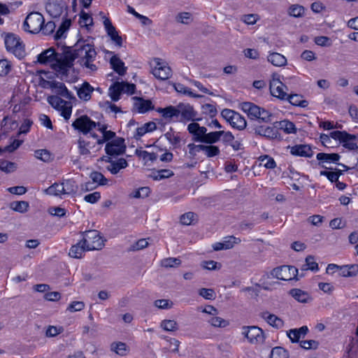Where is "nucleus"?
Returning a JSON list of instances; mask_svg holds the SVG:
<instances>
[{"label": "nucleus", "instance_id": "f257e3e1", "mask_svg": "<svg viewBox=\"0 0 358 358\" xmlns=\"http://www.w3.org/2000/svg\"><path fill=\"white\" fill-rule=\"evenodd\" d=\"M87 51V44L78 42L75 48L65 46L63 49L62 59L55 65V71L60 76L61 79H64L68 76V73L73 66V62L76 58H80V64L84 62L85 52Z\"/></svg>", "mask_w": 358, "mask_h": 358}, {"label": "nucleus", "instance_id": "f03ea898", "mask_svg": "<svg viewBox=\"0 0 358 358\" xmlns=\"http://www.w3.org/2000/svg\"><path fill=\"white\" fill-rule=\"evenodd\" d=\"M4 43L8 52L13 53L20 59L24 57L26 55L24 45L20 36L13 33L6 34Z\"/></svg>", "mask_w": 358, "mask_h": 358}, {"label": "nucleus", "instance_id": "7ed1b4c3", "mask_svg": "<svg viewBox=\"0 0 358 358\" xmlns=\"http://www.w3.org/2000/svg\"><path fill=\"white\" fill-rule=\"evenodd\" d=\"M83 238L81 240L83 245H86L87 251L101 250L104 246L105 240L100 236L96 230H88L82 232Z\"/></svg>", "mask_w": 358, "mask_h": 358}, {"label": "nucleus", "instance_id": "20e7f679", "mask_svg": "<svg viewBox=\"0 0 358 358\" xmlns=\"http://www.w3.org/2000/svg\"><path fill=\"white\" fill-rule=\"evenodd\" d=\"M331 138L339 141L343 147L349 150H357L358 135L351 134L345 131H334L330 133Z\"/></svg>", "mask_w": 358, "mask_h": 358}, {"label": "nucleus", "instance_id": "39448f33", "mask_svg": "<svg viewBox=\"0 0 358 358\" xmlns=\"http://www.w3.org/2000/svg\"><path fill=\"white\" fill-rule=\"evenodd\" d=\"M45 22L43 15L38 12H31L25 18L23 27L25 31L38 34L42 29Z\"/></svg>", "mask_w": 358, "mask_h": 358}, {"label": "nucleus", "instance_id": "423d86ee", "mask_svg": "<svg viewBox=\"0 0 358 358\" xmlns=\"http://www.w3.org/2000/svg\"><path fill=\"white\" fill-rule=\"evenodd\" d=\"M269 89L272 96L280 100L287 99L288 94L287 91L288 90V87L280 80L279 74L276 73H273L272 79L270 81Z\"/></svg>", "mask_w": 358, "mask_h": 358}, {"label": "nucleus", "instance_id": "0eeeda50", "mask_svg": "<svg viewBox=\"0 0 358 358\" xmlns=\"http://www.w3.org/2000/svg\"><path fill=\"white\" fill-rule=\"evenodd\" d=\"M271 274L275 278L282 280H298V269L294 266L283 265L273 268Z\"/></svg>", "mask_w": 358, "mask_h": 358}, {"label": "nucleus", "instance_id": "6e6552de", "mask_svg": "<svg viewBox=\"0 0 358 358\" xmlns=\"http://www.w3.org/2000/svg\"><path fill=\"white\" fill-rule=\"evenodd\" d=\"M252 130L256 135L265 137L268 140H282V137L277 128V124H274L273 127H264L263 125L254 124L252 127Z\"/></svg>", "mask_w": 358, "mask_h": 358}, {"label": "nucleus", "instance_id": "1a4fd4ad", "mask_svg": "<svg viewBox=\"0 0 358 358\" xmlns=\"http://www.w3.org/2000/svg\"><path fill=\"white\" fill-rule=\"evenodd\" d=\"M74 129L86 135L96 127V122L92 121L87 115H84L76 119L72 123Z\"/></svg>", "mask_w": 358, "mask_h": 358}, {"label": "nucleus", "instance_id": "9d476101", "mask_svg": "<svg viewBox=\"0 0 358 358\" xmlns=\"http://www.w3.org/2000/svg\"><path fill=\"white\" fill-rule=\"evenodd\" d=\"M243 334L248 338L252 344L261 343L264 341V334L263 330L257 327H243Z\"/></svg>", "mask_w": 358, "mask_h": 358}, {"label": "nucleus", "instance_id": "9b49d317", "mask_svg": "<svg viewBox=\"0 0 358 358\" xmlns=\"http://www.w3.org/2000/svg\"><path fill=\"white\" fill-rule=\"evenodd\" d=\"M105 151L107 155L110 156L124 154L126 151L124 139L121 137H117L108 142L105 147Z\"/></svg>", "mask_w": 358, "mask_h": 358}, {"label": "nucleus", "instance_id": "f8f14e48", "mask_svg": "<svg viewBox=\"0 0 358 358\" xmlns=\"http://www.w3.org/2000/svg\"><path fill=\"white\" fill-rule=\"evenodd\" d=\"M62 56L63 52L62 54H59L57 53L53 48H49L39 54L37 57V60L40 64H43L55 62L52 66L55 70V65L62 59Z\"/></svg>", "mask_w": 358, "mask_h": 358}, {"label": "nucleus", "instance_id": "ddd939ff", "mask_svg": "<svg viewBox=\"0 0 358 358\" xmlns=\"http://www.w3.org/2000/svg\"><path fill=\"white\" fill-rule=\"evenodd\" d=\"M178 110H180V122H189L192 121L194 122L195 121H198L200 119L196 117L197 113L194 110V108L189 104H182L180 103L178 106Z\"/></svg>", "mask_w": 358, "mask_h": 358}, {"label": "nucleus", "instance_id": "4468645a", "mask_svg": "<svg viewBox=\"0 0 358 358\" xmlns=\"http://www.w3.org/2000/svg\"><path fill=\"white\" fill-rule=\"evenodd\" d=\"M187 131L192 136V140L194 142L202 143L205 137L207 129L201 127L197 122H191L187 125Z\"/></svg>", "mask_w": 358, "mask_h": 358}, {"label": "nucleus", "instance_id": "2eb2a0df", "mask_svg": "<svg viewBox=\"0 0 358 358\" xmlns=\"http://www.w3.org/2000/svg\"><path fill=\"white\" fill-rule=\"evenodd\" d=\"M47 85L51 89L55 90V92L57 95L69 100L76 99V97L72 94L71 92L68 90L63 83H60L56 80L47 81Z\"/></svg>", "mask_w": 358, "mask_h": 358}, {"label": "nucleus", "instance_id": "dca6fc26", "mask_svg": "<svg viewBox=\"0 0 358 358\" xmlns=\"http://www.w3.org/2000/svg\"><path fill=\"white\" fill-rule=\"evenodd\" d=\"M65 3L62 1H53L46 3L45 10L53 18L60 17L65 8Z\"/></svg>", "mask_w": 358, "mask_h": 358}, {"label": "nucleus", "instance_id": "f3484780", "mask_svg": "<svg viewBox=\"0 0 358 358\" xmlns=\"http://www.w3.org/2000/svg\"><path fill=\"white\" fill-rule=\"evenodd\" d=\"M160 59H156L157 66L152 70L154 76L159 80H166L171 76L172 71L171 68L160 62Z\"/></svg>", "mask_w": 358, "mask_h": 358}, {"label": "nucleus", "instance_id": "a211bd4d", "mask_svg": "<svg viewBox=\"0 0 358 358\" xmlns=\"http://www.w3.org/2000/svg\"><path fill=\"white\" fill-rule=\"evenodd\" d=\"M103 24L107 32V34L110 36V39L115 43L118 47L122 46V38L118 34L115 27L113 25L112 22L108 18H105Z\"/></svg>", "mask_w": 358, "mask_h": 358}, {"label": "nucleus", "instance_id": "6ab92c4d", "mask_svg": "<svg viewBox=\"0 0 358 358\" xmlns=\"http://www.w3.org/2000/svg\"><path fill=\"white\" fill-rule=\"evenodd\" d=\"M132 99L134 100V107L138 113H145L154 109V106L150 100H145L138 96H134Z\"/></svg>", "mask_w": 358, "mask_h": 358}, {"label": "nucleus", "instance_id": "aec40b11", "mask_svg": "<svg viewBox=\"0 0 358 358\" xmlns=\"http://www.w3.org/2000/svg\"><path fill=\"white\" fill-rule=\"evenodd\" d=\"M288 148H290V153L294 156L311 157L313 155V152L308 145L299 144Z\"/></svg>", "mask_w": 358, "mask_h": 358}, {"label": "nucleus", "instance_id": "412c9836", "mask_svg": "<svg viewBox=\"0 0 358 358\" xmlns=\"http://www.w3.org/2000/svg\"><path fill=\"white\" fill-rule=\"evenodd\" d=\"M241 108L247 113L250 120H257L262 108L252 102H243L241 103Z\"/></svg>", "mask_w": 358, "mask_h": 358}, {"label": "nucleus", "instance_id": "4be33fe9", "mask_svg": "<svg viewBox=\"0 0 358 358\" xmlns=\"http://www.w3.org/2000/svg\"><path fill=\"white\" fill-rule=\"evenodd\" d=\"M156 111L162 114V117L169 121H171L174 117L178 118L180 113V110H178V108L173 106L165 108H158L156 109Z\"/></svg>", "mask_w": 358, "mask_h": 358}, {"label": "nucleus", "instance_id": "5701e85b", "mask_svg": "<svg viewBox=\"0 0 358 358\" xmlns=\"http://www.w3.org/2000/svg\"><path fill=\"white\" fill-rule=\"evenodd\" d=\"M110 64L112 69L120 76H124L127 68L124 66V63L115 55L110 59Z\"/></svg>", "mask_w": 358, "mask_h": 358}, {"label": "nucleus", "instance_id": "b1692460", "mask_svg": "<svg viewBox=\"0 0 358 358\" xmlns=\"http://www.w3.org/2000/svg\"><path fill=\"white\" fill-rule=\"evenodd\" d=\"M94 90V87L89 83L84 82L81 87L78 89L77 94L80 99L86 101L91 99V94Z\"/></svg>", "mask_w": 358, "mask_h": 358}, {"label": "nucleus", "instance_id": "393cba45", "mask_svg": "<svg viewBox=\"0 0 358 358\" xmlns=\"http://www.w3.org/2000/svg\"><path fill=\"white\" fill-rule=\"evenodd\" d=\"M264 318L271 326L276 329L282 328L284 326V322L282 319L274 314H270L268 312H264L262 314Z\"/></svg>", "mask_w": 358, "mask_h": 358}, {"label": "nucleus", "instance_id": "a878e982", "mask_svg": "<svg viewBox=\"0 0 358 358\" xmlns=\"http://www.w3.org/2000/svg\"><path fill=\"white\" fill-rule=\"evenodd\" d=\"M339 275L343 277H355L358 274V264H347L340 266Z\"/></svg>", "mask_w": 358, "mask_h": 358}, {"label": "nucleus", "instance_id": "bb28decb", "mask_svg": "<svg viewBox=\"0 0 358 358\" xmlns=\"http://www.w3.org/2000/svg\"><path fill=\"white\" fill-rule=\"evenodd\" d=\"M122 83L121 82H115L108 89L109 96L112 101H117L120 99V95L123 93Z\"/></svg>", "mask_w": 358, "mask_h": 358}, {"label": "nucleus", "instance_id": "cd10ccee", "mask_svg": "<svg viewBox=\"0 0 358 358\" xmlns=\"http://www.w3.org/2000/svg\"><path fill=\"white\" fill-rule=\"evenodd\" d=\"M316 158L320 161L319 164L320 165L321 162L337 163L341 156L338 153L319 152L317 154Z\"/></svg>", "mask_w": 358, "mask_h": 358}, {"label": "nucleus", "instance_id": "c85d7f7f", "mask_svg": "<svg viewBox=\"0 0 358 358\" xmlns=\"http://www.w3.org/2000/svg\"><path fill=\"white\" fill-rule=\"evenodd\" d=\"M128 163L124 158H120L117 161L111 162V164L106 167L112 174H117L120 169L127 166Z\"/></svg>", "mask_w": 358, "mask_h": 358}, {"label": "nucleus", "instance_id": "c756f323", "mask_svg": "<svg viewBox=\"0 0 358 358\" xmlns=\"http://www.w3.org/2000/svg\"><path fill=\"white\" fill-rule=\"evenodd\" d=\"M302 98L303 96L300 94H291L287 95V99L285 100L288 101L293 106L306 108L308 105V101Z\"/></svg>", "mask_w": 358, "mask_h": 358}, {"label": "nucleus", "instance_id": "7c9ffc66", "mask_svg": "<svg viewBox=\"0 0 358 358\" xmlns=\"http://www.w3.org/2000/svg\"><path fill=\"white\" fill-rule=\"evenodd\" d=\"M274 124H277L278 129L283 130L286 134H296V128L295 124L289 120H284L280 122H275Z\"/></svg>", "mask_w": 358, "mask_h": 358}, {"label": "nucleus", "instance_id": "2f4dec72", "mask_svg": "<svg viewBox=\"0 0 358 358\" xmlns=\"http://www.w3.org/2000/svg\"><path fill=\"white\" fill-rule=\"evenodd\" d=\"M268 61L275 66H283L287 64L286 57L278 52L270 53L268 56Z\"/></svg>", "mask_w": 358, "mask_h": 358}, {"label": "nucleus", "instance_id": "473e14b6", "mask_svg": "<svg viewBox=\"0 0 358 358\" xmlns=\"http://www.w3.org/2000/svg\"><path fill=\"white\" fill-rule=\"evenodd\" d=\"M85 250H87L86 245H83V242L80 241L71 246L69 255L71 257L80 259L82 257L83 253Z\"/></svg>", "mask_w": 358, "mask_h": 358}, {"label": "nucleus", "instance_id": "72a5a7b5", "mask_svg": "<svg viewBox=\"0 0 358 358\" xmlns=\"http://www.w3.org/2000/svg\"><path fill=\"white\" fill-rule=\"evenodd\" d=\"M289 294L294 297L296 301L301 303H306L308 302V299H310L309 294L302 291L300 289H292L289 291Z\"/></svg>", "mask_w": 358, "mask_h": 358}, {"label": "nucleus", "instance_id": "f704fd0d", "mask_svg": "<svg viewBox=\"0 0 358 358\" xmlns=\"http://www.w3.org/2000/svg\"><path fill=\"white\" fill-rule=\"evenodd\" d=\"M61 185H62L63 194H75L77 192L78 186L73 180H66Z\"/></svg>", "mask_w": 358, "mask_h": 358}, {"label": "nucleus", "instance_id": "c9c22d12", "mask_svg": "<svg viewBox=\"0 0 358 358\" xmlns=\"http://www.w3.org/2000/svg\"><path fill=\"white\" fill-rule=\"evenodd\" d=\"M173 172L169 169H161L157 171H154L150 175V178H152L155 180H161L162 179L169 178L173 176Z\"/></svg>", "mask_w": 358, "mask_h": 358}, {"label": "nucleus", "instance_id": "e433bc0d", "mask_svg": "<svg viewBox=\"0 0 358 358\" xmlns=\"http://www.w3.org/2000/svg\"><path fill=\"white\" fill-rule=\"evenodd\" d=\"M71 24V21L69 19H65L63 20L58 29L55 34V38L59 40L62 38L64 34L69 30Z\"/></svg>", "mask_w": 358, "mask_h": 358}, {"label": "nucleus", "instance_id": "4c0bfd02", "mask_svg": "<svg viewBox=\"0 0 358 358\" xmlns=\"http://www.w3.org/2000/svg\"><path fill=\"white\" fill-rule=\"evenodd\" d=\"M222 137L221 131L206 132L203 143L213 144L218 142Z\"/></svg>", "mask_w": 358, "mask_h": 358}, {"label": "nucleus", "instance_id": "58836bf2", "mask_svg": "<svg viewBox=\"0 0 358 358\" xmlns=\"http://www.w3.org/2000/svg\"><path fill=\"white\" fill-rule=\"evenodd\" d=\"M230 125L238 130H243L246 127L247 122L244 117L237 113V114L234 117V120L231 122Z\"/></svg>", "mask_w": 358, "mask_h": 358}, {"label": "nucleus", "instance_id": "ea45409f", "mask_svg": "<svg viewBox=\"0 0 358 358\" xmlns=\"http://www.w3.org/2000/svg\"><path fill=\"white\" fill-rule=\"evenodd\" d=\"M303 271L310 270L316 272L319 270L318 264L315 262V257L312 255H308L306 258V263L302 266Z\"/></svg>", "mask_w": 358, "mask_h": 358}, {"label": "nucleus", "instance_id": "a19ab883", "mask_svg": "<svg viewBox=\"0 0 358 358\" xmlns=\"http://www.w3.org/2000/svg\"><path fill=\"white\" fill-rule=\"evenodd\" d=\"M10 208L16 212L23 213L28 210L29 203L25 201H13L10 203Z\"/></svg>", "mask_w": 358, "mask_h": 358}, {"label": "nucleus", "instance_id": "79ce46f5", "mask_svg": "<svg viewBox=\"0 0 358 358\" xmlns=\"http://www.w3.org/2000/svg\"><path fill=\"white\" fill-rule=\"evenodd\" d=\"M182 262L179 258L168 257L161 261V266L165 268L178 267L181 264Z\"/></svg>", "mask_w": 358, "mask_h": 358}, {"label": "nucleus", "instance_id": "37998d69", "mask_svg": "<svg viewBox=\"0 0 358 358\" xmlns=\"http://www.w3.org/2000/svg\"><path fill=\"white\" fill-rule=\"evenodd\" d=\"M90 178L94 183H97L98 185H106L108 184V180L100 172L92 171L90 175Z\"/></svg>", "mask_w": 358, "mask_h": 358}, {"label": "nucleus", "instance_id": "c03bdc74", "mask_svg": "<svg viewBox=\"0 0 358 358\" xmlns=\"http://www.w3.org/2000/svg\"><path fill=\"white\" fill-rule=\"evenodd\" d=\"M135 154L140 158H142L145 161L154 162L157 159V155L155 152H148L145 150H141L136 149Z\"/></svg>", "mask_w": 358, "mask_h": 358}, {"label": "nucleus", "instance_id": "a18cd8bd", "mask_svg": "<svg viewBox=\"0 0 358 358\" xmlns=\"http://www.w3.org/2000/svg\"><path fill=\"white\" fill-rule=\"evenodd\" d=\"M271 358H289V352L282 347H275L271 350Z\"/></svg>", "mask_w": 358, "mask_h": 358}, {"label": "nucleus", "instance_id": "49530a36", "mask_svg": "<svg viewBox=\"0 0 358 358\" xmlns=\"http://www.w3.org/2000/svg\"><path fill=\"white\" fill-rule=\"evenodd\" d=\"M48 102L54 108L58 110L63 105V103H68V101H64L61 97L57 95H51L48 97Z\"/></svg>", "mask_w": 358, "mask_h": 358}, {"label": "nucleus", "instance_id": "de8ad7c7", "mask_svg": "<svg viewBox=\"0 0 358 358\" xmlns=\"http://www.w3.org/2000/svg\"><path fill=\"white\" fill-rule=\"evenodd\" d=\"M111 350L119 355L124 356L127 354V345L122 342L113 343L110 345Z\"/></svg>", "mask_w": 358, "mask_h": 358}, {"label": "nucleus", "instance_id": "09e8293b", "mask_svg": "<svg viewBox=\"0 0 358 358\" xmlns=\"http://www.w3.org/2000/svg\"><path fill=\"white\" fill-rule=\"evenodd\" d=\"M161 327L166 331H174L178 329V323L172 320H163L161 322Z\"/></svg>", "mask_w": 358, "mask_h": 358}, {"label": "nucleus", "instance_id": "8fccbe9b", "mask_svg": "<svg viewBox=\"0 0 358 358\" xmlns=\"http://www.w3.org/2000/svg\"><path fill=\"white\" fill-rule=\"evenodd\" d=\"M17 166L14 162L4 159H0V170L5 173H10L15 171Z\"/></svg>", "mask_w": 358, "mask_h": 358}, {"label": "nucleus", "instance_id": "3c124183", "mask_svg": "<svg viewBox=\"0 0 358 358\" xmlns=\"http://www.w3.org/2000/svg\"><path fill=\"white\" fill-rule=\"evenodd\" d=\"M172 131L173 129L171 127L170 131L166 132L164 134V136L171 144H172L175 147L179 146L181 141V138L178 134L176 135L173 132H172Z\"/></svg>", "mask_w": 358, "mask_h": 358}, {"label": "nucleus", "instance_id": "603ef678", "mask_svg": "<svg viewBox=\"0 0 358 358\" xmlns=\"http://www.w3.org/2000/svg\"><path fill=\"white\" fill-rule=\"evenodd\" d=\"M34 156L44 162H48L52 159L51 153L45 149L36 150Z\"/></svg>", "mask_w": 358, "mask_h": 358}, {"label": "nucleus", "instance_id": "864d4df0", "mask_svg": "<svg viewBox=\"0 0 358 358\" xmlns=\"http://www.w3.org/2000/svg\"><path fill=\"white\" fill-rule=\"evenodd\" d=\"M79 152L82 155H87L90 153L88 148H91L90 142L80 138L78 141Z\"/></svg>", "mask_w": 358, "mask_h": 358}, {"label": "nucleus", "instance_id": "5fc2aeb1", "mask_svg": "<svg viewBox=\"0 0 358 358\" xmlns=\"http://www.w3.org/2000/svg\"><path fill=\"white\" fill-rule=\"evenodd\" d=\"M62 185L59 183H54L51 186H50L48 188L45 189V192L47 194L50 195H54V196H60L62 194H63Z\"/></svg>", "mask_w": 358, "mask_h": 358}, {"label": "nucleus", "instance_id": "6e6d98bb", "mask_svg": "<svg viewBox=\"0 0 358 358\" xmlns=\"http://www.w3.org/2000/svg\"><path fill=\"white\" fill-rule=\"evenodd\" d=\"M85 53L84 62H93L96 56V52L94 46L87 43V51Z\"/></svg>", "mask_w": 358, "mask_h": 358}, {"label": "nucleus", "instance_id": "4d7b16f0", "mask_svg": "<svg viewBox=\"0 0 358 358\" xmlns=\"http://www.w3.org/2000/svg\"><path fill=\"white\" fill-rule=\"evenodd\" d=\"M197 217L196 214L193 212L186 213L180 216V220L181 224L184 225H189Z\"/></svg>", "mask_w": 358, "mask_h": 358}, {"label": "nucleus", "instance_id": "13d9d810", "mask_svg": "<svg viewBox=\"0 0 358 358\" xmlns=\"http://www.w3.org/2000/svg\"><path fill=\"white\" fill-rule=\"evenodd\" d=\"M300 346L304 350H316L319 347V342L315 340H306L300 342Z\"/></svg>", "mask_w": 358, "mask_h": 358}, {"label": "nucleus", "instance_id": "bf43d9fd", "mask_svg": "<svg viewBox=\"0 0 358 358\" xmlns=\"http://www.w3.org/2000/svg\"><path fill=\"white\" fill-rule=\"evenodd\" d=\"M304 13V8L299 5H292L289 7V14L294 17H301Z\"/></svg>", "mask_w": 358, "mask_h": 358}, {"label": "nucleus", "instance_id": "052dcab7", "mask_svg": "<svg viewBox=\"0 0 358 358\" xmlns=\"http://www.w3.org/2000/svg\"><path fill=\"white\" fill-rule=\"evenodd\" d=\"M58 110L61 111V115L64 117L66 120H68L71 115L72 112V106L70 102L68 103H63V105L58 109Z\"/></svg>", "mask_w": 358, "mask_h": 358}, {"label": "nucleus", "instance_id": "680f3d73", "mask_svg": "<svg viewBox=\"0 0 358 358\" xmlns=\"http://www.w3.org/2000/svg\"><path fill=\"white\" fill-rule=\"evenodd\" d=\"M204 152L208 157H213L220 155V150L217 146L209 144L206 145Z\"/></svg>", "mask_w": 358, "mask_h": 358}, {"label": "nucleus", "instance_id": "e2e57ef3", "mask_svg": "<svg viewBox=\"0 0 358 358\" xmlns=\"http://www.w3.org/2000/svg\"><path fill=\"white\" fill-rule=\"evenodd\" d=\"M258 115L259 117H257V120H258L259 122L265 123L270 122L271 121V117L273 116L271 113L263 108H261V112Z\"/></svg>", "mask_w": 358, "mask_h": 358}, {"label": "nucleus", "instance_id": "0e129e2a", "mask_svg": "<svg viewBox=\"0 0 358 358\" xmlns=\"http://www.w3.org/2000/svg\"><path fill=\"white\" fill-rule=\"evenodd\" d=\"M210 324L215 327H225L229 322L220 317H213L209 320Z\"/></svg>", "mask_w": 358, "mask_h": 358}, {"label": "nucleus", "instance_id": "69168bd1", "mask_svg": "<svg viewBox=\"0 0 358 358\" xmlns=\"http://www.w3.org/2000/svg\"><path fill=\"white\" fill-rule=\"evenodd\" d=\"M11 65L7 59L0 60V76H5L9 73Z\"/></svg>", "mask_w": 358, "mask_h": 358}, {"label": "nucleus", "instance_id": "338daca9", "mask_svg": "<svg viewBox=\"0 0 358 358\" xmlns=\"http://www.w3.org/2000/svg\"><path fill=\"white\" fill-rule=\"evenodd\" d=\"M199 293L200 296L208 300H213L215 298V292L213 289L201 288Z\"/></svg>", "mask_w": 358, "mask_h": 358}, {"label": "nucleus", "instance_id": "774afa93", "mask_svg": "<svg viewBox=\"0 0 358 358\" xmlns=\"http://www.w3.org/2000/svg\"><path fill=\"white\" fill-rule=\"evenodd\" d=\"M79 22L82 26L88 27L93 24V19L90 15L82 11Z\"/></svg>", "mask_w": 358, "mask_h": 358}]
</instances>
